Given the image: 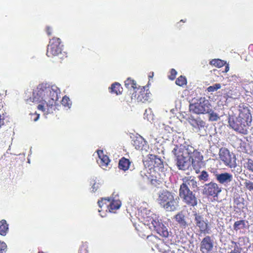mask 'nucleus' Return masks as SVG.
Listing matches in <instances>:
<instances>
[{"instance_id":"f257e3e1","label":"nucleus","mask_w":253,"mask_h":253,"mask_svg":"<svg viewBox=\"0 0 253 253\" xmlns=\"http://www.w3.org/2000/svg\"><path fill=\"white\" fill-rule=\"evenodd\" d=\"M60 93V90L57 86L42 83L33 90L32 97L27 99V101L39 103L38 109L49 114L52 113L53 107L59 99Z\"/></svg>"},{"instance_id":"f03ea898","label":"nucleus","mask_w":253,"mask_h":253,"mask_svg":"<svg viewBox=\"0 0 253 253\" xmlns=\"http://www.w3.org/2000/svg\"><path fill=\"white\" fill-rule=\"evenodd\" d=\"M237 111L238 115L235 120L229 121V125L235 131L243 134H247L252 123L250 105L246 103H241L237 106Z\"/></svg>"},{"instance_id":"7ed1b4c3","label":"nucleus","mask_w":253,"mask_h":253,"mask_svg":"<svg viewBox=\"0 0 253 253\" xmlns=\"http://www.w3.org/2000/svg\"><path fill=\"white\" fill-rule=\"evenodd\" d=\"M197 182L193 176L185 177L179 189V197L182 201L189 207H194L198 204V199L194 193L197 189Z\"/></svg>"},{"instance_id":"20e7f679","label":"nucleus","mask_w":253,"mask_h":253,"mask_svg":"<svg viewBox=\"0 0 253 253\" xmlns=\"http://www.w3.org/2000/svg\"><path fill=\"white\" fill-rule=\"evenodd\" d=\"M174 155H179L191 161L193 169L196 173L200 172V169L203 166V156L200 152L190 145H176L172 150Z\"/></svg>"},{"instance_id":"39448f33","label":"nucleus","mask_w":253,"mask_h":253,"mask_svg":"<svg viewBox=\"0 0 253 253\" xmlns=\"http://www.w3.org/2000/svg\"><path fill=\"white\" fill-rule=\"evenodd\" d=\"M157 201L162 208L168 211H174L178 206V201L175 194L167 189L158 193Z\"/></svg>"},{"instance_id":"423d86ee","label":"nucleus","mask_w":253,"mask_h":253,"mask_svg":"<svg viewBox=\"0 0 253 253\" xmlns=\"http://www.w3.org/2000/svg\"><path fill=\"white\" fill-rule=\"evenodd\" d=\"M211 105L205 97H201L197 102L190 104L189 109L197 114H206L211 112Z\"/></svg>"},{"instance_id":"0eeeda50","label":"nucleus","mask_w":253,"mask_h":253,"mask_svg":"<svg viewBox=\"0 0 253 253\" xmlns=\"http://www.w3.org/2000/svg\"><path fill=\"white\" fill-rule=\"evenodd\" d=\"M219 158L222 163L230 168H234L236 166V158L233 153L225 147H222L219 151Z\"/></svg>"},{"instance_id":"6e6552de","label":"nucleus","mask_w":253,"mask_h":253,"mask_svg":"<svg viewBox=\"0 0 253 253\" xmlns=\"http://www.w3.org/2000/svg\"><path fill=\"white\" fill-rule=\"evenodd\" d=\"M63 45L61 40L56 37H53L49 41L46 50V55L49 57H53L61 53Z\"/></svg>"},{"instance_id":"1a4fd4ad","label":"nucleus","mask_w":253,"mask_h":253,"mask_svg":"<svg viewBox=\"0 0 253 253\" xmlns=\"http://www.w3.org/2000/svg\"><path fill=\"white\" fill-rule=\"evenodd\" d=\"M221 192V187L215 182H211L204 185L203 193L208 197H217Z\"/></svg>"},{"instance_id":"9d476101","label":"nucleus","mask_w":253,"mask_h":253,"mask_svg":"<svg viewBox=\"0 0 253 253\" xmlns=\"http://www.w3.org/2000/svg\"><path fill=\"white\" fill-rule=\"evenodd\" d=\"M194 216L196 225L199 228L200 233L204 234L209 233L210 229L208 219L203 215L196 212L194 213Z\"/></svg>"},{"instance_id":"9b49d317","label":"nucleus","mask_w":253,"mask_h":253,"mask_svg":"<svg viewBox=\"0 0 253 253\" xmlns=\"http://www.w3.org/2000/svg\"><path fill=\"white\" fill-rule=\"evenodd\" d=\"M151 93L149 89H146L145 86H139L132 94V96L137 100L138 102H145L150 99Z\"/></svg>"},{"instance_id":"f8f14e48","label":"nucleus","mask_w":253,"mask_h":253,"mask_svg":"<svg viewBox=\"0 0 253 253\" xmlns=\"http://www.w3.org/2000/svg\"><path fill=\"white\" fill-rule=\"evenodd\" d=\"M213 248V242L211 237L207 236L204 237L200 245V251L202 253H209Z\"/></svg>"},{"instance_id":"ddd939ff","label":"nucleus","mask_w":253,"mask_h":253,"mask_svg":"<svg viewBox=\"0 0 253 253\" xmlns=\"http://www.w3.org/2000/svg\"><path fill=\"white\" fill-rule=\"evenodd\" d=\"M151 224L155 230L158 234L163 237H168L169 233L167 228L161 222L153 219Z\"/></svg>"},{"instance_id":"4468645a","label":"nucleus","mask_w":253,"mask_h":253,"mask_svg":"<svg viewBox=\"0 0 253 253\" xmlns=\"http://www.w3.org/2000/svg\"><path fill=\"white\" fill-rule=\"evenodd\" d=\"M215 176L216 180L222 184L230 182L233 179L232 175L228 172L216 173Z\"/></svg>"},{"instance_id":"2eb2a0df","label":"nucleus","mask_w":253,"mask_h":253,"mask_svg":"<svg viewBox=\"0 0 253 253\" xmlns=\"http://www.w3.org/2000/svg\"><path fill=\"white\" fill-rule=\"evenodd\" d=\"M150 165L153 166L154 168H158L161 169L163 168V162L161 159L157 156L153 154H149L148 155Z\"/></svg>"},{"instance_id":"dca6fc26","label":"nucleus","mask_w":253,"mask_h":253,"mask_svg":"<svg viewBox=\"0 0 253 253\" xmlns=\"http://www.w3.org/2000/svg\"><path fill=\"white\" fill-rule=\"evenodd\" d=\"M176 222L182 228L185 229L188 226V223L186 220V217L182 212H179L174 216Z\"/></svg>"},{"instance_id":"f3484780","label":"nucleus","mask_w":253,"mask_h":253,"mask_svg":"<svg viewBox=\"0 0 253 253\" xmlns=\"http://www.w3.org/2000/svg\"><path fill=\"white\" fill-rule=\"evenodd\" d=\"M146 141L141 137H136L132 140V144L135 148L137 150H142L144 146L146 145Z\"/></svg>"},{"instance_id":"a211bd4d","label":"nucleus","mask_w":253,"mask_h":253,"mask_svg":"<svg viewBox=\"0 0 253 253\" xmlns=\"http://www.w3.org/2000/svg\"><path fill=\"white\" fill-rule=\"evenodd\" d=\"M176 157V165L179 169L185 170L187 167V158L181 157L179 155H175Z\"/></svg>"},{"instance_id":"6ab92c4d","label":"nucleus","mask_w":253,"mask_h":253,"mask_svg":"<svg viewBox=\"0 0 253 253\" xmlns=\"http://www.w3.org/2000/svg\"><path fill=\"white\" fill-rule=\"evenodd\" d=\"M109 89L111 93H114L116 95L121 94L123 90L121 84L117 82L112 84Z\"/></svg>"},{"instance_id":"aec40b11","label":"nucleus","mask_w":253,"mask_h":253,"mask_svg":"<svg viewBox=\"0 0 253 253\" xmlns=\"http://www.w3.org/2000/svg\"><path fill=\"white\" fill-rule=\"evenodd\" d=\"M110 200L111 197L108 198H102L101 200H98V204L101 210H105L106 211H108Z\"/></svg>"},{"instance_id":"412c9836","label":"nucleus","mask_w":253,"mask_h":253,"mask_svg":"<svg viewBox=\"0 0 253 253\" xmlns=\"http://www.w3.org/2000/svg\"><path fill=\"white\" fill-rule=\"evenodd\" d=\"M110 206L108 211L113 212L114 210L119 209L121 206V202L118 199H115L114 198L111 197Z\"/></svg>"},{"instance_id":"4be33fe9","label":"nucleus","mask_w":253,"mask_h":253,"mask_svg":"<svg viewBox=\"0 0 253 253\" xmlns=\"http://www.w3.org/2000/svg\"><path fill=\"white\" fill-rule=\"evenodd\" d=\"M97 154L100 159V165L102 167H106L110 162V159L107 155L103 154V150H99L97 151Z\"/></svg>"},{"instance_id":"5701e85b","label":"nucleus","mask_w":253,"mask_h":253,"mask_svg":"<svg viewBox=\"0 0 253 253\" xmlns=\"http://www.w3.org/2000/svg\"><path fill=\"white\" fill-rule=\"evenodd\" d=\"M130 164V162L128 159L123 157L119 161L118 167L120 169L126 171L128 169Z\"/></svg>"},{"instance_id":"b1692460","label":"nucleus","mask_w":253,"mask_h":253,"mask_svg":"<svg viewBox=\"0 0 253 253\" xmlns=\"http://www.w3.org/2000/svg\"><path fill=\"white\" fill-rule=\"evenodd\" d=\"M148 237L151 238V240L154 241V243H156V244L154 245V247L158 249L160 252H165V251H164L161 248L162 246L165 245V244L160 240V239L153 236H148Z\"/></svg>"},{"instance_id":"393cba45","label":"nucleus","mask_w":253,"mask_h":253,"mask_svg":"<svg viewBox=\"0 0 253 253\" xmlns=\"http://www.w3.org/2000/svg\"><path fill=\"white\" fill-rule=\"evenodd\" d=\"M8 231V224L6 221L2 219L0 221V235L5 236Z\"/></svg>"},{"instance_id":"a878e982","label":"nucleus","mask_w":253,"mask_h":253,"mask_svg":"<svg viewBox=\"0 0 253 253\" xmlns=\"http://www.w3.org/2000/svg\"><path fill=\"white\" fill-rule=\"evenodd\" d=\"M247 222L244 219H241L235 221L233 225V229L235 231H238L241 229H244L246 228V223Z\"/></svg>"},{"instance_id":"bb28decb","label":"nucleus","mask_w":253,"mask_h":253,"mask_svg":"<svg viewBox=\"0 0 253 253\" xmlns=\"http://www.w3.org/2000/svg\"><path fill=\"white\" fill-rule=\"evenodd\" d=\"M244 199L240 196L236 197L234 200V208L241 210L244 208Z\"/></svg>"},{"instance_id":"cd10ccee","label":"nucleus","mask_w":253,"mask_h":253,"mask_svg":"<svg viewBox=\"0 0 253 253\" xmlns=\"http://www.w3.org/2000/svg\"><path fill=\"white\" fill-rule=\"evenodd\" d=\"M125 86L128 88L137 89V84L136 82L131 78H128L125 82Z\"/></svg>"},{"instance_id":"c85d7f7f","label":"nucleus","mask_w":253,"mask_h":253,"mask_svg":"<svg viewBox=\"0 0 253 253\" xmlns=\"http://www.w3.org/2000/svg\"><path fill=\"white\" fill-rule=\"evenodd\" d=\"M210 65L217 68H221L226 64V62L219 59H212L210 62Z\"/></svg>"},{"instance_id":"c756f323","label":"nucleus","mask_w":253,"mask_h":253,"mask_svg":"<svg viewBox=\"0 0 253 253\" xmlns=\"http://www.w3.org/2000/svg\"><path fill=\"white\" fill-rule=\"evenodd\" d=\"M175 84L178 86H183L187 84V79L185 76L181 75L176 80Z\"/></svg>"},{"instance_id":"7c9ffc66","label":"nucleus","mask_w":253,"mask_h":253,"mask_svg":"<svg viewBox=\"0 0 253 253\" xmlns=\"http://www.w3.org/2000/svg\"><path fill=\"white\" fill-rule=\"evenodd\" d=\"M209 174L206 170H203L201 174L198 176L200 180L207 181L209 180Z\"/></svg>"},{"instance_id":"2f4dec72","label":"nucleus","mask_w":253,"mask_h":253,"mask_svg":"<svg viewBox=\"0 0 253 253\" xmlns=\"http://www.w3.org/2000/svg\"><path fill=\"white\" fill-rule=\"evenodd\" d=\"M221 84H215L213 85L210 86L207 88V90L209 92H214L217 90L221 88Z\"/></svg>"},{"instance_id":"473e14b6","label":"nucleus","mask_w":253,"mask_h":253,"mask_svg":"<svg viewBox=\"0 0 253 253\" xmlns=\"http://www.w3.org/2000/svg\"><path fill=\"white\" fill-rule=\"evenodd\" d=\"M61 104L65 107L70 108L71 105V102L68 97L64 96L62 99Z\"/></svg>"},{"instance_id":"72a5a7b5","label":"nucleus","mask_w":253,"mask_h":253,"mask_svg":"<svg viewBox=\"0 0 253 253\" xmlns=\"http://www.w3.org/2000/svg\"><path fill=\"white\" fill-rule=\"evenodd\" d=\"M208 113L209 114V120L211 121H216L219 119L218 115L216 113L212 111L211 109V112Z\"/></svg>"},{"instance_id":"f704fd0d","label":"nucleus","mask_w":253,"mask_h":253,"mask_svg":"<svg viewBox=\"0 0 253 253\" xmlns=\"http://www.w3.org/2000/svg\"><path fill=\"white\" fill-rule=\"evenodd\" d=\"M231 243L234 245V250L229 253H241V249L238 246L239 243L233 241H231Z\"/></svg>"},{"instance_id":"c9c22d12","label":"nucleus","mask_w":253,"mask_h":253,"mask_svg":"<svg viewBox=\"0 0 253 253\" xmlns=\"http://www.w3.org/2000/svg\"><path fill=\"white\" fill-rule=\"evenodd\" d=\"M245 187L250 191H253V181L246 180L244 182Z\"/></svg>"},{"instance_id":"e433bc0d","label":"nucleus","mask_w":253,"mask_h":253,"mask_svg":"<svg viewBox=\"0 0 253 253\" xmlns=\"http://www.w3.org/2000/svg\"><path fill=\"white\" fill-rule=\"evenodd\" d=\"M246 168L248 170L253 172V160L249 159L246 163Z\"/></svg>"},{"instance_id":"4c0bfd02","label":"nucleus","mask_w":253,"mask_h":253,"mask_svg":"<svg viewBox=\"0 0 253 253\" xmlns=\"http://www.w3.org/2000/svg\"><path fill=\"white\" fill-rule=\"evenodd\" d=\"M7 250V245L5 242L0 241V253H5Z\"/></svg>"},{"instance_id":"58836bf2","label":"nucleus","mask_w":253,"mask_h":253,"mask_svg":"<svg viewBox=\"0 0 253 253\" xmlns=\"http://www.w3.org/2000/svg\"><path fill=\"white\" fill-rule=\"evenodd\" d=\"M177 75L176 71L174 69H171L170 71V75L169 76V79L170 80H174Z\"/></svg>"},{"instance_id":"ea45409f","label":"nucleus","mask_w":253,"mask_h":253,"mask_svg":"<svg viewBox=\"0 0 253 253\" xmlns=\"http://www.w3.org/2000/svg\"><path fill=\"white\" fill-rule=\"evenodd\" d=\"M31 119L34 122L37 121L40 117V114H37L36 113L31 114Z\"/></svg>"},{"instance_id":"a19ab883","label":"nucleus","mask_w":253,"mask_h":253,"mask_svg":"<svg viewBox=\"0 0 253 253\" xmlns=\"http://www.w3.org/2000/svg\"><path fill=\"white\" fill-rule=\"evenodd\" d=\"M46 32L48 36H51L52 35V28L49 27V26H47L46 27Z\"/></svg>"},{"instance_id":"79ce46f5","label":"nucleus","mask_w":253,"mask_h":253,"mask_svg":"<svg viewBox=\"0 0 253 253\" xmlns=\"http://www.w3.org/2000/svg\"><path fill=\"white\" fill-rule=\"evenodd\" d=\"M4 117L0 114V127L4 125Z\"/></svg>"},{"instance_id":"37998d69","label":"nucleus","mask_w":253,"mask_h":253,"mask_svg":"<svg viewBox=\"0 0 253 253\" xmlns=\"http://www.w3.org/2000/svg\"><path fill=\"white\" fill-rule=\"evenodd\" d=\"M229 67L228 66V65L227 64L226 67H225V72H227L229 71Z\"/></svg>"},{"instance_id":"c03bdc74","label":"nucleus","mask_w":253,"mask_h":253,"mask_svg":"<svg viewBox=\"0 0 253 253\" xmlns=\"http://www.w3.org/2000/svg\"><path fill=\"white\" fill-rule=\"evenodd\" d=\"M151 74H152V75L150 74L149 76V77L150 78H152L153 76V73H152Z\"/></svg>"},{"instance_id":"a18cd8bd","label":"nucleus","mask_w":253,"mask_h":253,"mask_svg":"<svg viewBox=\"0 0 253 253\" xmlns=\"http://www.w3.org/2000/svg\"><path fill=\"white\" fill-rule=\"evenodd\" d=\"M180 21H181V22H185V21H183V20H181Z\"/></svg>"}]
</instances>
